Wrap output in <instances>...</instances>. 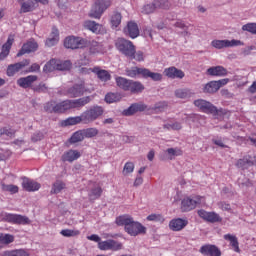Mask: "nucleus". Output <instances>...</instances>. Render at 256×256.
I'll return each mask as SVG.
<instances>
[{
  "instance_id": "f257e3e1",
  "label": "nucleus",
  "mask_w": 256,
  "mask_h": 256,
  "mask_svg": "<svg viewBox=\"0 0 256 256\" xmlns=\"http://www.w3.org/2000/svg\"><path fill=\"white\" fill-rule=\"evenodd\" d=\"M115 224L117 226H123L124 231L131 237H137L138 235H144L147 233V228L140 222L134 221V218L128 214L116 217Z\"/></svg>"
},
{
  "instance_id": "f03ea898",
  "label": "nucleus",
  "mask_w": 256,
  "mask_h": 256,
  "mask_svg": "<svg viewBox=\"0 0 256 256\" xmlns=\"http://www.w3.org/2000/svg\"><path fill=\"white\" fill-rule=\"evenodd\" d=\"M125 74L129 78H143V79H151L154 82H161L163 80V74L159 72H153L149 68L146 67H138L132 66L130 68L125 69Z\"/></svg>"
},
{
  "instance_id": "7ed1b4c3",
  "label": "nucleus",
  "mask_w": 256,
  "mask_h": 256,
  "mask_svg": "<svg viewBox=\"0 0 256 256\" xmlns=\"http://www.w3.org/2000/svg\"><path fill=\"white\" fill-rule=\"evenodd\" d=\"M194 106L205 114H211L213 116L225 115L223 108L218 109L217 106L205 99L194 100Z\"/></svg>"
},
{
  "instance_id": "20e7f679",
  "label": "nucleus",
  "mask_w": 256,
  "mask_h": 256,
  "mask_svg": "<svg viewBox=\"0 0 256 256\" xmlns=\"http://www.w3.org/2000/svg\"><path fill=\"white\" fill-rule=\"evenodd\" d=\"M114 46L119 53L127 58H129V56H133V54L136 53V46L134 43L131 40L123 37H118L114 42Z\"/></svg>"
},
{
  "instance_id": "39448f33",
  "label": "nucleus",
  "mask_w": 256,
  "mask_h": 256,
  "mask_svg": "<svg viewBox=\"0 0 256 256\" xmlns=\"http://www.w3.org/2000/svg\"><path fill=\"white\" fill-rule=\"evenodd\" d=\"M104 114V108L99 105L89 107L87 110L80 114L82 124L88 125L99 119Z\"/></svg>"
},
{
  "instance_id": "423d86ee",
  "label": "nucleus",
  "mask_w": 256,
  "mask_h": 256,
  "mask_svg": "<svg viewBox=\"0 0 256 256\" xmlns=\"http://www.w3.org/2000/svg\"><path fill=\"white\" fill-rule=\"evenodd\" d=\"M112 6L111 0H96L88 13L92 19H101L106 10Z\"/></svg>"
},
{
  "instance_id": "0eeeda50",
  "label": "nucleus",
  "mask_w": 256,
  "mask_h": 256,
  "mask_svg": "<svg viewBox=\"0 0 256 256\" xmlns=\"http://www.w3.org/2000/svg\"><path fill=\"white\" fill-rule=\"evenodd\" d=\"M70 103L69 99H66L62 102L56 103L54 100H50L44 105V111L48 113H65L66 111L70 110Z\"/></svg>"
},
{
  "instance_id": "6e6552de",
  "label": "nucleus",
  "mask_w": 256,
  "mask_h": 256,
  "mask_svg": "<svg viewBox=\"0 0 256 256\" xmlns=\"http://www.w3.org/2000/svg\"><path fill=\"white\" fill-rule=\"evenodd\" d=\"M88 45V40L82 37L68 36L64 39V47L67 49H82Z\"/></svg>"
},
{
  "instance_id": "1a4fd4ad",
  "label": "nucleus",
  "mask_w": 256,
  "mask_h": 256,
  "mask_svg": "<svg viewBox=\"0 0 256 256\" xmlns=\"http://www.w3.org/2000/svg\"><path fill=\"white\" fill-rule=\"evenodd\" d=\"M242 45H244V43L241 40H237V39H232V40L214 39L211 41V46L217 50H222L224 48H231V47H237Z\"/></svg>"
},
{
  "instance_id": "9d476101",
  "label": "nucleus",
  "mask_w": 256,
  "mask_h": 256,
  "mask_svg": "<svg viewBox=\"0 0 256 256\" xmlns=\"http://www.w3.org/2000/svg\"><path fill=\"white\" fill-rule=\"evenodd\" d=\"M204 197L201 196H194V197H186L181 201V211L182 212H189L194 210L197 205H200Z\"/></svg>"
},
{
  "instance_id": "9b49d317",
  "label": "nucleus",
  "mask_w": 256,
  "mask_h": 256,
  "mask_svg": "<svg viewBox=\"0 0 256 256\" xmlns=\"http://www.w3.org/2000/svg\"><path fill=\"white\" fill-rule=\"evenodd\" d=\"M170 8V2L167 0H154L151 4H146L143 6L142 13L152 14L156 9L167 10Z\"/></svg>"
},
{
  "instance_id": "f8f14e48",
  "label": "nucleus",
  "mask_w": 256,
  "mask_h": 256,
  "mask_svg": "<svg viewBox=\"0 0 256 256\" xmlns=\"http://www.w3.org/2000/svg\"><path fill=\"white\" fill-rule=\"evenodd\" d=\"M83 73H94L101 82H108L111 80V74L108 70L102 69L100 66H94L93 68H81Z\"/></svg>"
},
{
  "instance_id": "ddd939ff",
  "label": "nucleus",
  "mask_w": 256,
  "mask_h": 256,
  "mask_svg": "<svg viewBox=\"0 0 256 256\" xmlns=\"http://www.w3.org/2000/svg\"><path fill=\"white\" fill-rule=\"evenodd\" d=\"M3 220L5 222L16 224V225H30L31 220L27 216H22L18 214L6 213L3 215Z\"/></svg>"
},
{
  "instance_id": "4468645a",
  "label": "nucleus",
  "mask_w": 256,
  "mask_h": 256,
  "mask_svg": "<svg viewBox=\"0 0 256 256\" xmlns=\"http://www.w3.org/2000/svg\"><path fill=\"white\" fill-rule=\"evenodd\" d=\"M123 34L130 39H136L140 36V29L135 21H128L123 27Z\"/></svg>"
},
{
  "instance_id": "2eb2a0df",
  "label": "nucleus",
  "mask_w": 256,
  "mask_h": 256,
  "mask_svg": "<svg viewBox=\"0 0 256 256\" xmlns=\"http://www.w3.org/2000/svg\"><path fill=\"white\" fill-rule=\"evenodd\" d=\"M31 63L30 59H24L20 62H16L14 64L8 65L7 68V76L13 77L17 73H19L21 70H23L25 67L29 66Z\"/></svg>"
},
{
  "instance_id": "dca6fc26",
  "label": "nucleus",
  "mask_w": 256,
  "mask_h": 256,
  "mask_svg": "<svg viewBox=\"0 0 256 256\" xmlns=\"http://www.w3.org/2000/svg\"><path fill=\"white\" fill-rule=\"evenodd\" d=\"M39 48L38 43L34 39H30L22 45V48H20V51L16 54V57H22L25 54H30L33 52H36Z\"/></svg>"
},
{
  "instance_id": "f3484780",
  "label": "nucleus",
  "mask_w": 256,
  "mask_h": 256,
  "mask_svg": "<svg viewBox=\"0 0 256 256\" xmlns=\"http://www.w3.org/2000/svg\"><path fill=\"white\" fill-rule=\"evenodd\" d=\"M85 91V83L80 82L70 86L68 90H66V94H68L70 98H78L83 96Z\"/></svg>"
},
{
  "instance_id": "a211bd4d",
  "label": "nucleus",
  "mask_w": 256,
  "mask_h": 256,
  "mask_svg": "<svg viewBox=\"0 0 256 256\" xmlns=\"http://www.w3.org/2000/svg\"><path fill=\"white\" fill-rule=\"evenodd\" d=\"M38 80V76L37 75H28L25 77H20L18 78V80H16V84H18V86L20 88L23 89H28V88H32L33 89V84Z\"/></svg>"
},
{
  "instance_id": "6ab92c4d",
  "label": "nucleus",
  "mask_w": 256,
  "mask_h": 256,
  "mask_svg": "<svg viewBox=\"0 0 256 256\" xmlns=\"http://www.w3.org/2000/svg\"><path fill=\"white\" fill-rule=\"evenodd\" d=\"M197 214L201 219L209 223L222 222V218L220 217V215L215 212H207L205 210H199Z\"/></svg>"
},
{
  "instance_id": "aec40b11",
  "label": "nucleus",
  "mask_w": 256,
  "mask_h": 256,
  "mask_svg": "<svg viewBox=\"0 0 256 256\" xmlns=\"http://www.w3.org/2000/svg\"><path fill=\"white\" fill-rule=\"evenodd\" d=\"M163 74L170 79H183L185 77V72L175 66L165 68Z\"/></svg>"
},
{
  "instance_id": "412c9836",
  "label": "nucleus",
  "mask_w": 256,
  "mask_h": 256,
  "mask_svg": "<svg viewBox=\"0 0 256 256\" xmlns=\"http://www.w3.org/2000/svg\"><path fill=\"white\" fill-rule=\"evenodd\" d=\"M147 109V105L143 102L132 103L126 110H123L124 116H132L138 112H144Z\"/></svg>"
},
{
  "instance_id": "4be33fe9",
  "label": "nucleus",
  "mask_w": 256,
  "mask_h": 256,
  "mask_svg": "<svg viewBox=\"0 0 256 256\" xmlns=\"http://www.w3.org/2000/svg\"><path fill=\"white\" fill-rule=\"evenodd\" d=\"M98 248L102 251L112 250L118 251L122 249V244L115 240H107L98 243Z\"/></svg>"
},
{
  "instance_id": "5701e85b",
  "label": "nucleus",
  "mask_w": 256,
  "mask_h": 256,
  "mask_svg": "<svg viewBox=\"0 0 256 256\" xmlns=\"http://www.w3.org/2000/svg\"><path fill=\"white\" fill-rule=\"evenodd\" d=\"M199 252L204 256H222L221 250L215 245H204Z\"/></svg>"
},
{
  "instance_id": "b1692460",
  "label": "nucleus",
  "mask_w": 256,
  "mask_h": 256,
  "mask_svg": "<svg viewBox=\"0 0 256 256\" xmlns=\"http://www.w3.org/2000/svg\"><path fill=\"white\" fill-rule=\"evenodd\" d=\"M189 224L188 220L176 218L169 222V229L174 232H179L183 230Z\"/></svg>"
},
{
  "instance_id": "393cba45",
  "label": "nucleus",
  "mask_w": 256,
  "mask_h": 256,
  "mask_svg": "<svg viewBox=\"0 0 256 256\" xmlns=\"http://www.w3.org/2000/svg\"><path fill=\"white\" fill-rule=\"evenodd\" d=\"M68 101L70 104V109H80L91 102V97L84 96L74 100L68 99Z\"/></svg>"
},
{
  "instance_id": "a878e982",
  "label": "nucleus",
  "mask_w": 256,
  "mask_h": 256,
  "mask_svg": "<svg viewBox=\"0 0 256 256\" xmlns=\"http://www.w3.org/2000/svg\"><path fill=\"white\" fill-rule=\"evenodd\" d=\"M207 74L210 76L224 77L228 75V70L221 65L212 66L207 69Z\"/></svg>"
},
{
  "instance_id": "bb28decb",
  "label": "nucleus",
  "mask_w": 256,
  "mask_h": 256,
  "mask_svg": "<svg viewBox=\"0 0 256 256\" xmlns=\"http://www.w3.org/2000/svg\"><path fill=\"white\" fill-rule=\"evenodd\" d=\"M86 47L89 48L90 54H101L104 52L103 44L95 40L87 41Z\"/></svg>"
},
{
  "instance_id": "cd10ccee",
  "label": "nucleus",
  "mask_w": 256,
  "mask_h": 256,
  "mask_svg": "<svg viewBox=\"0 0 256 256\" xmlns=\"http://www.w3.org/2000/svg\"><path fill=\"white\" fill-rule=\"evenodd\" d=\"M13 43H14V36L10 35L7 42L2 46V51L0 53V61L5 60L9 56Z\"/></svg>"
},
{
  "instance_id": "c85d7f7f",
  "label": "nucleus",
  "mask_w": 256,
  "mask_h": 256,
  "mask_svg": "<svg viewBox=\"0 0 256 256\" xmlns=\"http://www.w3.org/2000/svg\"><path fill=\"white\" fill-rule=\"evenodd\" d=\"M83 27L94 34H99L103 28V26L92 20H85L83 22Z\"/></svg>"
},
{
  "instance_id": "c756f323",
  "label": "nucleus",
  "mask_w": 256,
  "mask_h": 256,
  "mask_svg": "<svg viewBox=\"0 0 256 256\" xmlns=\"http://www.w3.org/2000/svg\"><path fill=\"white\" fill-rule=\"evenodd\" d=\"M81 157L79 150H68L65 154H62V162H74Z\"/></svg>"
},
{
  "instance_id": "7c9ffc66",
  "label": "nucleus",
  "mask_w": 256,
  "mask_h": 256,
  "mask_svg": "<svg viewBox=\"0 0 256 256\" xmlns=\"http://www.w3.org/2000/svg\"><path fill=\"white\" fill-rule=\"evenodd\" d=\"M22 188L28 192H36L41 188V185L33 180L24 179L22 181Z\"/></svg>"
},
{
  "instance_id": "2f4dec72",
  "label": "nucleus",
  "mask_w": 256,
  "mask_h": 256,
  "mask_svg": "<svg viewBox=\"0 0 256 256\" xmlns=\"http://www.w3.org/2000/svg\"><path fill=\"white\" fill-rule=\"evenodd\" d=\"M224 240L228 241L231 248L233 249V251H235L236 253H240L241 249H240V244H239V240L235 235H231V234H226L224 235Z\"/></svg>"
},
{
  "instance_id": "473e14b6",
  "label": "nucleus",
  "mask_w": 256,
  "mask_h": 256,
  "mask_svg": "<svg viewBox=\"0 0 256 256\" xmlns=\"http://www.w3.org/2000/svg\"><path fill=\"white\" fill-rule=\"evenodd\" d=\"M103 194V189L101 186L94 185L88 192L89 201L98 200Z\"/></svg>"
},
{
  "instance_id": "72a5a7b5",
  "label": "nucleus",
  "mask_w": 256,
  "mask_h": 256,
  "mask_svg": "<svg viewBox=\"0 0 256 256\" xmlns=\"http://www.w3.org/2000/svg\"><path fill=\"white\" fill-rule=\"evenodd\" d=\"M252 166H254L252 156H244L243 158H240L236 162V167L241 169H248L249 167H252Z\"/></svg>"
},
{
  "instance_id": "f704fd0d",
  "label": "nucleus",
  "mask_w": 256,
  "mask_h": 256,
  "mask_svg": "<svg viewBox=\"0 0 256 256\" xmlns=\"http://www.w3.org/2000/svg\"><path fill=\"white\" fill-rule=\"evenodd\" d=\"M35 9H36V6L33 0H27L20 3V14L33 12Z\"/></svg>"
},
{
  "instance_id": "c9c22d12",
  "label": "nucleus",
  "mask_w": 256,
  "mask_h": 256,
  "mask_svg": "<svg viewBox=\"0 0 256 256\" xmlns=\"http://www.w3.org/2000/svg\"><path fill=\"white\" fill-rule=\"evenodd\" d=\"M145 90V86L140 81L131 80L128 91L132 94L142 93Z\"/></svg>"
},
{
  "instance_id": "e433bc0d",
  "label": "nucleus",
  "mask_w": 256,
  "mask_h": 256,
  "mask_svg": "<svg viewBox=\"0 0 256 256\" xmlns=\"http://www.w3.org/2000/svg\"><path fill=\"white\" fill-rule=\"evenodd\" d=\"M131 81L132 79H127L122 76H118L115 78L116 85L123 91H129Z\"/></svg>"
},
{
  "instance_id": "4c0bfd02",
  "label": "nucleus",
  "mask_w": 256,
  "mask_h": 256,
  "mask_svg": "<svg viewBox=\"0 0 256 256\" xmlns=\"http://www.w3.org/2000/svg\"><path fill=\"white\" fill-rule=\"evenodd\" d=\"M219 91V86L216 80H211L207 82L203 87V93L205 94H215Z\"/></svg>"
},
{
  "instance_id": "58836bf2",
  "label": "nucleus",
  "mask_w": 256,
  "mask_h": 256,
  "mask_svg": "<svg viewBox=\"0 0 256 256\" xmlns=\"http://www.w3.org/2000/svg\"><path fill=\"white\" fill-rule=\"evenodd\" d=\"M59 42V30L54 27L52 28V33L50 34V38L46 39V46L53 47L57 45Z\"/></svg>"
},
{
  "instance_id": "ea45409f",
  "label": "nucleus",
  "mask_w": 256,
  "mask_h": 256,
  "mask_svg": "<svg viewBox=\"0 0 256 256\" xmlns=\"http://www.w3.org/2000/svg\"><path fill=\"white\" fill-rule=\"evenodd\" d=\"M175 97L179 99H189L192 97L193 92L189 88H178L174 92Z\"/></svg>"
},
{
  "instance_id": "a19ab883",
  "label": "nucleus",
  "mask_w": 256,
  "mask_h": 256,
  "mask_svg": "<svg viewBox=\"0 0 256 256\" xmlns=\"http://www.w3.org/2000/svg\"><path fill=\"white\" fill-rule=\"evenodd\" d=\"M122 23V14L118 11H113L110 16V24L112 28H118Z\"/></svg>"
},
{
  "instance_id": "79ce46f5",
  "label": "nucleus",
  "mask_w": 256,
  "mask_h": 256,
  "mask_svg": "<svg viewBox=\"0 0 256 256\" xmlns=\"http://www.w3.org/2000/svg\"><path fill=\"white\" fill-rule=\"evenodd\" d=\"M72 68L70 60L57 59L56 71H69Z\"/></svg>"
},
{
  "instance_id": "37998d69",
  "label": "nucleus",
  "mask_w": 256,
  "mask_h": 256,
  "mask_svg": "<svg viewBox=\"0 0 256 256\" xmlns=\"http://www.w3.org/2000/svg\"><path fill=\"white\" fill-rule=\"evenodd\" d=\"M80 123H83L82 117L74 116V117L66 118V120H63L62 126L68 127V126L78 125Z\"/></svg>"
},
{
  "instance_id": "c03bdc74",
  "label": "nucleus",
  "mask_w": 256,
  "mask_h": 256,
  "mask_svg": "<svg viewBox=\"0 0 256 256\" xmlns=\"http://www.w3.org/2000/svg\"><path fill=\"white\" fill-rule=\"evenodd\" d=\"M0 256H30L25 249H16L12 251H5Z\"/></svg>"
},
{
  "instance_id": "a18cd8bd",
  "label": "nucleus",
  "mask_w": 256,
  "mask_h": 256,
  "mask_svg": "<svg viewBox=\"0 0 256 256\" xmlns=\"http://www.w3.org/2000/svg\"><path fill=\"white\" fill-rule=\"evenodd\" d=\"M44 73H51L54 71H57V59L52 58L50 59V61L46 62V64H44Z\"/></svg>"
},
{
  "instance_id": "49530a36",
  "label": "nucleus",
  "mask_w": 256,
  "mask_h": 256,
  "mask_svg": "<svg viewBox=\"0 0 256 256\" xmlns=\"http://www.w3.org/2000/svg\"><path fill=\"white\" fill-rule=\"evenodd\" d=\"M85 136H84V132L83 130H78L77 132H74V134H72V136H70V144H76L79 142H82L84 140Z\"/></svg>"
},
{
  "instance_id": "de8ad7c7",
  "label": "nucleus",
  "mask_w": 256,
  "mask_h": 256,
  "mask_svg": "<svg viewBox=\"0 0 256 256\" xmlns=\"http://www.w3.org/2000/svg\"><path fill=\"white\" fill-rule=\"evenodd\" d=\"M146 220L149 222H156L163 224L165 222V217L161 214H151L146 217Z\"/></svg>"
},
{
  "instance_id": "09e8293b",
  "label": "nucleus",
  "mask_w": 256,
  "mask_h": 256,
  "mask_svg": "<svg viewBox=\"0 0 256 256\" xmlns=\"http://www.w3.org/2000/svg\"><path fill=\"white\" fill-rule=\"evenodd\" d=\"M83 131L84 138H93L99 134V130L97 128H85Z\"/></svg>"
},
{
  "instance_id": "8fccbe9b",
  "label": "nucleus",
  "mask_w": 256,
  "mask_h": 256,
  "mask_svg": "<svg viewBox=\"0 0 256 256\" xmlns=\"http://www.w3.org/2000/svg\"><path fill=\"white\" fill-rule=\"evenodd\" d=\"M105 102L108 104H112L118 102L120 100V96L117 93L109 92L105 95Z\"/></svg>"
},
{
  "instance_id": "3c124183",
  "label": "nucleus",
  "mask_w": 256,
  "mask_h": 256,
  "mask_svg": "<svg viewBox=\"0 0 256 256\" xmlns=\"http://www.w3.org/2000/svg\"><path fill=\"white\" fill-rule=\"evenodd\" d=\"M135 164L133 162H126L123 166L122 174L127 176L134 172Z\"/></svg>"
},
{
  "instance_id": "603ef678",
  "label": "nucleus",
  "mask_w": 256,
  "mask_h": 256,
  "mask_svg": "<svg viewBox=\"0 0 256 256\" xmlns=\"http://www.w3.org/2000/svg\"><path fill=\"white\" fill-rule=\"evenodd\" d=\"M167 154L169 155V159L172 160L175 156H182L183 150L180 148H167Z\"/></svg>"
},
{
  "instance_id": "864d4df0",
  "label": "nucleus",
  "mask_w": 256,
  "mask_h": 256,
  "mask_svg": "<svg viewBox=\"0 0 256 256\" xmlns=\"http://www.w3.org/2000/svg\"><path fill=\"white\" fill-rule=\"evenodd\" d=\"M66 185L62 181H56L54 185H52V194H58L60 193L63 189H65Z\"/></svg>"
},
{
  "instance_id": "5fc2aeb1",
  "label": "nucleus",
  "mask_w": 256,
  "mask_h": 256,
  "mask_svg": "<svg viewBox=\"0 0 256 256\" xmlns=\"http://www.w3.org/2000/svg\"><path fill=\"white\" fill-rule=\"evenodd\" d=\"M15 241V237L11 234L1 233V244L9 245Z\"/></svg>"
},
{
  "instance_id": "6e6d98bb",
  "label": "nucleus",
  "mask_w": 256,
  "mask_h": 256,
  "mask_svg": "<svg viewBox=\"0 0 256 256\" xmlns=\"http://www.w3.org/2000/svg\"><path fill=\"white\" fill-rule=\"evenodd\" d=\"M60 235H62L64 237H76V236L80 235V231L79 230L64 229V230L60 231Z\"/></svg>"
},
{
  "instance_id": "4d7b16f0",
  "label": "nucleus",
  "mask_w": 256,
  "mask_h": 256,
  "mask_svg": "<svg viewBox=\"0 0 256 256\" xmlns=\"http://www.w3.org/2000/svg\"><path fill=\"white\" fill-rule=\"evenodd\" d=\"M130 60H135L137 62H143L144 61V52L143 51H135L132 55H129L128 57Z\"/></svg>"
},
{
  "instance_id": "13d9d810",
  "label": "nucleus",
  "mask_w": 256,
  "mask_h": 256,
  "mask_svg": "<svg viewBox=\"0 0 256 256\" xmlns=\"http://www.w3.org/2000/svg\"><path fill=\"white\" fill-rule=\"evenodd\" d=\"M242 30L256 35V23H247L242 26Z\"/></svg>"
},
{
  "instance_id": "bf43d9fd",
  "label": "nucleus",
  "mask_w": 256,
  "mask_h": 256,
  "mask_svg": "<svg viewBox=\"0 0 256 256\" xmlns=\"http://www.w3.org/2000/svg\"><path fill=\"white\" fill-rule=\"evenodd\" d=\"M16 130H12V128H0V137L6 135L9 138H13L15 136Z\"/></svg>"
},
{
  "instance_id": "052dcab7",
  "label": "nucleus",
  "mask_w": 256,
  "mask_h": 256,
  "mask_svg": "<svg viewBox=\"0 0 256 256\" xmlns=\"http://www.w3.org/2000/svg\"><path fill=\"white\" fill-rule=\"evenodd\" d=\"M2 190L5 192H10L11 194H17L19 192V187L15 185L2 184Z\"/></svg>"
},
{
  "instance_id": "680f3d73",
  "label": "nucleus",
  "mask_w": 256,
  "mask_h": 256,
  "mask_svg": "<svg viewBox=\"0 0 256 256\" xmlns=\"http://www.w3.org/2000/svg\"><path fill=\"white\" fill-rule=\"evenodd\" d=\"M32 90L34 92L41 93V92H46L48 90V87L45 83L40 82L39 85L32 87Z\"/></svg>"
},
{
  "instance_id": "e2e57ef3",
  "label": "nucleus",
  "mask_w": 256,
  "mask_h": 256,
  "mask_svg": "<svg viewBox=\"0 0 256 256\" xmlns=\"http://www.w3.org/2000/svg\"><path fill=\"white\" fill-rule=\"evenodd\" d=\"M218 208L222 211H226V212H230L232 211V207L229 203H226V202H219L217 204Z\"/></svg>"
},
{
  "instance_id": "0e129e2a",
  "label": "nucleus",
  "mask_w": 256,
  "mask_h": 256,
  "mask_svg": "<svg viewBox=\"0 0 256 256\" xmlns=\"http://www.w3.org/2000/svg\"><path fill=\"white\" fill-rule=\"evenodd\" d=\"M41 70V66L38 63H32L28 69H26V73H35Z\"/></svg>"
},
{
  "instance_id": "69168bd1",
  "label": "nucleus",
  "mask_w": 256,
  "mask_h": 256,
  "mask_svg": "<svg viewBox=\"0 0 256 256\" xmlns=\"http://www.w3.org/2000/svg\"><path fill=\"white\" fill-rule=\"evenodd\" d=\"M168 107V103L166 101L158 102L154 105V110L162 111Z\"/></svg>"
},
{
  "instance_id": "338daca9",
  "label": "nucleus",
  "mask_w": 256,
  "mask_h": 256,
  "mask_svg": "<svg viewBox=\"0 0 256 256\" xmlns=\"http://www.w3.org/2000/svg\"><path fill=\"white\" fill-rule=\"evenodd\" d=\"M216 84L218 85V89H221L223 86H226L229 82V78H222L219 80H215Z\"/></svg>"
},
{
  "instance_id": "774afa93",
  "label": "nucleus",
  "mask_w": 256,
  "mask_h": 256,
  "mask_svg": "<svg viewBox=\"0 0 256 256\" xmlns=\"http://www.w3.org/2000/svg\"><path fill=\"white\" fill-rule=\"evenodd\" d=\"M43 139V134L41 132H38L32 136V140L34 142L41 141Z\"/></svg>"
}]
</instances>
